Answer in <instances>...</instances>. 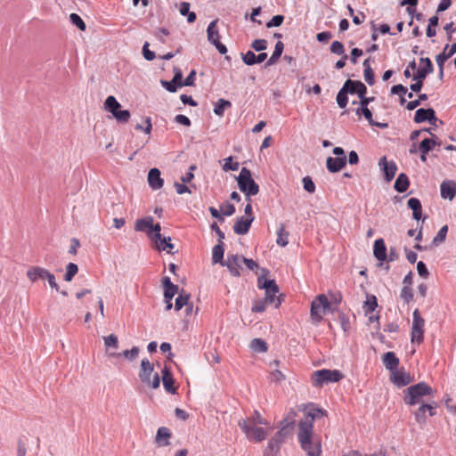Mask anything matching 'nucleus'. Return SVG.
<instances>
[{
	"instance_id": "nucleus-12",
	"label": "nucleus",
	"mask_w": 456,
	"mask_h": 456,
	"mask_svg": "<svg viewBox=\"0 0 456 456\" xmlns=\"http://www.w3.org/2000/svg\"><path fill=\"white\" fill-rule=\"evenodd\" d=\"M217 20H212L207 29L208 40L210 44L216 46L221 54L227 53L226 46L220 42V34L217 28Z\"/></svg>"
},
{
	"instance_id": "nucleus-3",
	"label": "nucleus",
	"mask_w": 456,
	"mask_h": 456,
	"mask_svg": "<svg viewBox=\"0 0 456 456\" xmlns=\"http://www.w3.org/2000/svg\"><path fill=\"white\" fill-rule=\"evenodd\" d=\"M344 379L343 373L338 370L322 369L311 375V383L314 387H322L329 383L339 382Z\"/></svg>"
},
{
	"instance_id": "nucleus-10",
	"label": "nucleus",
	"mask_w": 456,
	"mask_h": 456,
	"mask_svg": "<svg viewBox=\"0 0 456 456\" xmlns=\"http://www.w3.org/2000/svg\"><path fill=\"white\" fill-rule=\"evenodd\" d=\"M289 432V425H285L281 428L269 440L267 447L265 451V456L276 454L280 451L281 445L285 442Z\"/></svg>"
},
{
	"instance_id": "nucleus-24",
	"label": "nucleus",
	"mask_w": 456,
	"mask_h": 456,
	"mask_svg": "<svg viewBox=\"0 0 456 456\" xmlns=\"http://www.w3.org/2000/svg\"><path fill=\"white\" fill-rule=\"evenodd\" d=\"M346 164V157H329L326 161L327 169L330 173L340 171Z\"/></svg>"
},
{
	"instance_id": "nucleus-53",
	"label": "nucleus",
	"mask_w": 456,
	"mask_h": 456,
	"mask_svg": "<svg viewBox=\"0 0 456 456\" xmlns=\"http://www.w3.org/2000/svg\"><path fill=\"white\" fill-rule=\"evenodd\" d=\"M69 20L71 23L77 27L80 30L84 31L86 29V23L78 14L71 13L69 16Z\"/></svg>"
},
{
	"instance_id": "nucleus-40",
	"label": "nucleus",
	"mask_w": 456,
	"mask_h": 456,
	"mask_svg": "<svg viewBox=\"0 0 456 456\" xmlns=\"http://www.w3.org/2000/svg\"><path fill=\"white\" fill-rule=\"evenodd\" d=\"M262 271L264 273L263 275L259 276L257 279V286L261 289H265L268 287L271 289L273 288V285L276 283L274 280H267L265 278V275L269 273V271L265 268H262Z\"/></svg>"
},
{
	"instance_id": "nucleus-60",
	"label": "nucleus",
	"mask_w": 456,
	"mask_h": 456,
	"mask_svg": "<svg viewBox=\"0 0 456 456\" xmlns=\"http://www.w3.org/2000/svg\"><path fill=\"white\" fill-rule=\"evenodd\" d=\"M169 35V30L166 28H159L154 31L155 37L159 40L161 43L165 44L166 39L164 37Z\"/></svg>"
},
{
	"instance_id": "nucleus-26",
	"label": "nucleus",
	"mask_w": 456,
	"mask_h": 456,
	"mask_svg": "<svg viewBox=\"0 0 456 456\" xmlns=\"http://www.w3.org/2000/svg\"><path fill=\"white\" fill-rule=\"evenodd\" d=\"M162 382L165 390L170 394H175L176 388L175 387V379L172 376L171 371L167 366L162 370Z\"/></svg>"
},
{
	"instance_id": "nucleus-52",
	"label": "nucleus",
	"mask_w": 456,
	"mask_h": 456,
	"mask_svg": "<svg viewBox=\"0 0 456 456\" xmlns=\"http://www.w3.org/2000/svg\"><path fill=\"white\" fill-rule=\"evenodd\" d=\"M224 164L223 166V169L224 171H236L239 169L240 164L239 162H233V159L232 156L224 159Z\"/></svg>"
},
{
	"instance_id": "nucleus-63",
	"label": "nucleus",
	"mask_w": 456,
	"mask_h": 456,
	"mask_svg": "<svg viewBox=\"0 0 456 456\" xmlns=\"http://www.w3.org/2000/svg\"><path fill=\"white\" fill-rule=\"evenodd\" d=\"M149 43L145 42L142 46V54L147 61H152L155 59V53L149 49Z\"/></svg>"
},
{
	"instance_id": "nucleus-9",
	"label": "nucleus",
	"mask_w": 456,
	"mask_h": 456,
	"mask_svg": "<svg viewBox=\"0 0 456 456\" xmlns=\"http://www.w3.org/2000/svg\"><path fill=\"white\" fill-rule=\"evenodd\" d=\"M153 364L147 358H143L141 362L139 378L142 383L156 389L159 387L160 379L159 374L155 373L152 380H151V375L153 372Z\"/></svg>"
},
{
	"instance_id": "nucleus-23",
	"label": "nucleus",
	"mask_w": 456,
	"mask_h": 456,
	"mask_svg": "<svg viewBox=\"0 0 456 456\" xmlns=\"http://www.w3.org/2000/svg\"><path fill=\"white\" fill-rule=\"evenodd\" d=\"M160 171L154 167L149 171L148 183L152 190H159L163 187L164 180L160 176Z\"/></svg>"
},
{
	"instance_id": "nucleus-41",
	"label": "nucleus",
	"mask_w": 456,
	"mask_h": 456,
	"mask_svg": "<svg viewBox=\"0 0 456 456\" xmlns=\"http://www.w3.org/2000/svg\"><path fill=\"white\" fill-rule=\"evenodd\" d=\"M377 307H378L377 297L374 295L368 296L367 299L363 305V310L365 312V314H369L374 312Z\"/></svg>"
},
{
	"instance_id": "nucleus-50",
	"label": "nucleus",
	"mask_w": 456,
	"mask_h": 456,
	"mask_svg": "<svg viewBox=\"0 0 456 456\" xmlns=\"http://www.w3.org/2000/svg\"><path fill=\"white\" fill-rule=\"evenodd\" d=\"M160 231H161L160 224H154L152 223V226L150 228V231H148V236H150L155 243H158L159 240H160V237H161Z\"/></svg>"
},
{
	"instance_id": "nucleus-20",
	"label": "nucleus",
	"mask_w": 456,
	"mask_h": 456,
	"mask_svg": "<svg viewBox=\"0 0 456 456\" xmlns=\"http://www.w3.org/2000/svg\"><path fill=\"white\" fill-rule=\"evenodd\" d=\"M440 193L443 199L452 200L456 196V182L454 180H444L440 184Z\"/></svg>"
},
{
	"instance_id": "nucleus-54",
	"label": "nucleus",
	"mask_w": 456,
	"mask_h": 456,
	"mask_svg": "<svg viewBox=\"0 0 456 456\" xmlns=\"http://www.w3.org/2000/svg\"><path fill=\"white\" fill-rule=\"evenodd\" d=\"M104 345L106 347H113L117 349L118 347V339L115 334H110L104 337Z\"/></svg>"
},
{
	"instance_id": "nucleus-34",
	"label": "nucleus",
	"mask_w": 456,
	"mask_h": 456,
	"mask_svg": "<svg viewBox=\"0 0 456 456\" xmlns=\"http://www.w3.org/2000/svg\"><path fill=\"white\" fill-rule=\"evenodd\" d=\"M284 50V45L281 41H278L275 45L274 51L271 57L265 62V67L272 66L277 62V61L281 58Z\"/></svg>"
},
{
	"instance_id": "nucleus-18",
	"label": "nucleus",
	"mask_w": 456,
	"mask_h": 456,
	"mask_svg": "<svg viewBox=\"0 0 456 456\" xmlns=\"http://www.w3.org/2000/svg\"><path fill=\"white\" fill-rule=\"evenodd\" d=\"M175 75L171 81L161 80V85L170 93L176 92L178 87L183 86V72L179 68H175L174 69Z\"/></svg>"
},
{
	"instance_id": "nucleus-58",
	"label": "nucleus",
	"mask_w": 456,
	"mask_h": 456,
	"mask_svg": "<svg viewBox=\"0 0 456 456\" xmlns=\"http://www.w3.org/2000/svg\"><path fill=\"white\" fill-rule=\"evenodd\" d=\"M302 182L303 187L307 192L314 193L315 191V184L310 176L304 177Z\"/></svg>"
},
{
	"instance_id": "nucleus-4",
	"label": "nucleus",
	"mask_w": 456,
	"mask_h": 456,
	"mask_svg": "<svg viewBox=\"0 0 456 456\" xmlns=\"http://www.w3.org/2000/svg\"><path fill=\"white\" fill-rule=\"evenodd\" d=\"M240 190L245 193L246 197L251 198L259 192V186L252 178L251 172L247 167H242L237 177Z\"/></svg>"
},
{
	"instance_id": "nucleus-39",
	"label": "nucleus",
	"mask_w": 456,
	"mask_h": 456,
	"mask_svg": "<svg viewBox=\"0 0 456 456\" xmlns=\"http://www.w3.org/2000/svg\"><path fill=\"white\" fill-rule=\"evenodd\" d=\"M289 232L285 230L284 224H281L277 231L276 243L281 247H285L289 244Z\"/></svg>"
},
{
	"instance_id": "nucleus-1",
	"label": "nucleus",
	"mask_w": 456,
	"mask_h": 456,
	"mask_svg": "<svg viewBox=\"0 0 456 456\" xmlns=\"http://www.w3.org/2000/svg\"><path fill=\"white\" fill-rule=\"evenodd\" d=\"M303 417L297 425V439L300 448L307 456H322V444L320 435L314 431V422L327 415V411L309 403L301 406Z\"/></svg>"
},
{
	"instance_id": "nucleus-31",
	"label": "nucleus",
	"mask_w": 456,
	"mask_h": 456,
	"mask_svg": "<svg viewBox=\"0 0 456 456\" xmlns=\"http://www.w3.org/2000/svg\"><path fill=\"white\" fill-rule=\"evenodd\" d=\"M355 113L358 116L362 115L364 117V118L369 122V124L370 126H378V127H380V128H385V127L387 126V124H386V123L375 122L372 119V113H371V111L370 110V109L368 107H366V108H358L356 110Z\"/></svg>"
},
{
	"instance_id": "nucleus-2",
	"label": "nucleus",
	"mask_w": 456,
	"mask_h": 456,
	"mask_svg": "<svg viewBox=\"0 0 456 456\" xmlns=\"http://www.w3.org/2000/svg\"><path fill=\"white\" fill-rule=\"evenodd\" d=\"M433 394L432 387L426 382L412 385L404 390L403 401L408 405H416L422 402L424 396Z\"/></svg>"
},
{
	"instance_id": "nucleus-44",
	"label": "nucleus",
	"mask_w": 456,
	"mask_h": 456,
	"mask_svg": "<svg viewBox=\"0 0 456 456\" xmlns=\"http://www.w3.org/2000/svg\"><path fill=\"white\" fill-rule=\"evenodd\" d=\"M436 144L438 143L435 140L425 138L419 143V150L420 153H428Z\"/></svg>"
},
{
	"instance_id": "nucleus-28",
	"label": "nucleus",
	"mask_w": 456,
	"mask_h": 456,
	"mask_svg": "<svg viewBox=\"0 0 456 456\" xmlns=\"http://www.w3.org/2000/svg\"><path fill=\"white\" fill-rule=\"evenodd\" d=\"M391 381L397 387H404L411 382V379L410 374L396 370L391 372Z\"/></svg>"
},
{
	"instance_id": "nucleus-16",
	"label": "nucleus",
	"mask_w": 456,
	"mask_h": 456,
	"mask_svg": "<svg viewBox=\"0 0 456 456\" xmlns=\"http://www.w3.org/2000/svg\"><path fill=\"white\" fill-rule=\"evenodd\" d=\"M414 121L416 123H423L425 121H428L431 125H436V122L437 121V118L436 116V112H435L434 109L420 108V109L417 110L415 112Z\"/></svg>"
},
{
	"instance_id": "nucleus-32",
	"label": "nucleus",
	"mask_w": 456,
	"mask_h": 456,
	"mask_svg": "<svg viewBox=\"0 0 456 456\" xmlns=\"http://www.w3.org/2000/svg\"><path fill=\"white\" fill-rule=\"evenodd\" d=\"M408 207L412 210V216L415 220L419 221L422 217V206L421 202L417 198H411L407 202Z\"/></svg>"
},
{
	"instance_id": "nucleus-6",
	"label": "nucleus",
	"mask_w": 456,
	"mask_h": 456,
	"mask_svg": "<svg viewBox=\"0 0 456 456\" xmlns=\"http://www.w3.org/2000/svg\"><path fill=\"white\" fill-rule=\"evenodd\" d=\"M257 423L254 419H243L239 422V426L250 441L262 442L267 436L265 428L257 427Z\"/></svg>"
},
{
	"instance_id": "nucleus-25",
	"label": "nucleus",
	"mask_w": 456,
	"mask_h": 456,
	"mask_svg": "<svg viewBox=\"0 0 456 456\" xmlns=\"http://www.w3.org/2000/svg\"><path fill=\"white\" fill-rule=\"evenodd\" d=\"M50 272L40 266H33L27 271V277L32 282L37 280H45Z\"/></svg>"
},
{
	"instance_id": "nucleus-5",
	"label": "nucleus",
	"mask_w": 456,
	"mask_h": 456,
	"mask_svg": "<svg viewBox=\"0 0 456 456\" xmlns=\"http://www.w3.org/2000/svg\"><path fill=\"white\" fill-rule=\"evenodd\" d=\"M334 312L330 307L329 298L324 294L318 295L311 303L310 316L313 322H320L326 312Z\"/></svg>"
},
{
	"instance_id": "nucleus-51",
	"label": "nucleus",
	"mask_w": 456,
	"mask_h": 456,
	"mask_svg": "<svg viewBox=\"0 0 456 456\" xmlns=\"http://www.w3.org/2000/svg\"><path fill=\"white\" fill-rule=\"evenodd\" d=\"M400 297L406 304H409L413 299L412 289L410 286H403Z\"/></svg>"
},
{
	"instance_id": "nucleus-14",
	"label": "nucleus",
	"mask_w": 456,
	"mask_h": 456,
	"mask_svg": "<svg viewBox=\"0 0 456 456\" xmlns=\"http://www.w3.org/2000/svg\"><path fill=\"white\" fill-rule=\"evenodd\" d=\"M436 403L433 402V404L422 403L418 410L414 412L415 419L419 424H425L428 416L433 417L436 415Z\"/></svg>"
},
{
	"instance_id": "nucleus-62",
	"label": "nucleus",
	"mask_w": 456,
	"mask_h": 456,
	"mask_svg": "<svg viewBox=\"0 0 456 456\" xmlns=\"http://www.w3.org/2000/svg\"><path fill=\"white\" fill-rule=\"evenodd\" d=\"M407 92H408L407 87L401 84L393 86L391 88V94H398L399 96H401V95L404 96L407 94Z\"/></svg>"
},
{
	"instance_id": "nucleus-64",
	"label": "nucleus",
	"mask_w": 456,
	"mask_h": 456,
	"mask_svg": "<svg viewBox=\"0 0 456 456\" xmlns=\"http://www.w3.org/2000/svg\"><path fill=\"white\" fill-rule=\"evenodd\" d=\"M27 455V445L22 439H19L17 443V456Z\"/></svg>"
},
{
	"instance_id": "nucleus-13",
	"label": "nucleus",
	"mask_w": 456,
	"mask_h": 456,
	"mask_svg": "<svg viewBox=\"0 0 456 456\" xmlns=\"http://www.w3.org/2000/svg\"><path fill=\"white\" fill-rule=\"evenodd\" d=\"M162 284L164 287V299L167 304L166 309L170 310L173 307L172 299L178 291V286L175 285L167 276L163 277Z\"/></svg>"
},
{
	"instance_id": "nucleus-21",
	"label": "nucleus",
	"mask_w": 456,
	"mask_h": 456,
	"mask_svg": "<svg viewBox=\"0 0 456 456\" xmlns=\"http://www.w3.org/2000/svg\"><path fill=\"white\" fill-rule=\"evenodd\" d=\"M345 86L350 94H357L358 97L362 96V94H366L367 93V87L365 85L358 80L347 79L345 82Z\"/></svg>"
},
{
	"instance_id": "nucleus-19",
	"label": "nucleus",
	"mask_w": 456,
	"mask_h": 456,
	"mask_svg": "<svg viewBox=\"0 0 456 456\" xmlns=\"http://www.w3.org/2000/svg\"><path fill=\"white\" fill-rule=\"evenodd\" d=\"M255 217H238L233 225V232L238 235H245L248 232Z\"/></svg>"
},
{
	"instance_id": "nucleus-61",
	"label": "nucleus",
	"mask_w": 456,
	"mask_h": 456,
	"mask_svg": "<svg viewBox=\"0 0 456 456\" xmlns=\"http://www.w3.org/2000/svg\"><path fill=\"white\" fill-rule=\"evenodd\" d=\"M329 295H330L329 301L330 303V305H335L336 306H338L341 303V301H342L341 292H339V291L330 292Z\"/></svg>"
},
{
	"instance_id": "nucleus-7",
	"label": "nucleus",
	"mask_w": 456,
	"mask_h": 456,
	"mask_svg": "<svg viewBox=\"0 0 456 456\" xmlns=\"http://www.w3.org/2000/svg\"><path fill=\"white\" fill-rule=\"evenodd\" d=\"M420 62L423 63L424 66L417 69L416 73L413 75V80L416 82L410 86L411 90L416 93L420 92L423 86V81L428 77V75L433 73L434 71V66L429 58H420Z\"/></svg>"
},
{
	"instance_id": "nucleus-37",
	"label": "nucleus",
	"mask_w": 456,
	"mask_h": 456,
	"mask_svg": "<svg viewBox=\"0 0 456 456\" xmlns=\"http://www.w3.org/2000/svg\"><path fill=\"white\" fill-rule=\"evenodd\" d=\"M370 58L366 59L362 63L363 67H364L363 75H364V79L367 82V84L370 86H373L375 83V75H374L373 69H371V67L370 65Z\"/></svg>"
},
{
	"instance_id": "nucleus-46",
	"label": "nucleus",
	"mask_w": 456,
	"mask_h": 456,
	"mask_svg": "<svg viewBox=\"0 0 456 456\" xmlns=\"http://www.w3.org/2000/svg\"><path fill=\"white\" fill-rule=\"evenodd\" d=\"M188 303H190V295L180 293L175 299V310L180 311L183 306L188 305Z\"/></svg>"
},
{
	"instance_id": "nucleus-59",
	"label": "nucleus",
	"mask_w": 456,
	"mask_h": 456,
	"mask_svg": "<svg viewBox=\"0 0 456 456\" xmlns=\"http://www.w3.org/2000/svg\"><path fill=\"white\" fill-rule=\"evenodd\" d=\"M284 20V16L283 15H281V14H278V15H274L267 23H266V27L267 28H273V27H279L282 24Z\"/></svg>"
},
{
	"instance_id": "nucleus-17",
	"label": "nucleus",
	"mask_w": 456,
	"mask_h": 456,
	"mask_svg": "<svg viewBox=\"0 0 456 456\" xmlns=\"http://www.w3.org/2000/svg\"><path fill=\"white\" fill-rule=\"evenodd\" d=\"M242 263V256L232 255L227 256L226 261L222 263V265L227 266L231 274L234 277H238L240 275V268Z\"/></svg>"
},
{
	"instance_id": "nucleus-43",
	"label": "nucleus",
	"mask_w": 456,
	"mask_h": 456,
	"mask_svg": "<svg viewBox=\"0 0 456 456\" xmlns=\"http://www.w3.org/2000/svg\"><path fill=\"white\" fill-rule=\"evenodd\" d=\"M139 354V348L137 346H133L130 350H125L119 354H110V356H121L123 355L129 361L134 360Z\"/></svg>"
},
{
	"instance_id": "nucleus-57",
	"label": "nucleus",
	"mask_w": 456,
	"mask_h": 456,
	"mask_svg": "<svg viewBox=\"0 0 456 456\" xmlns=\"http://www.w3.org/2000/svg\"><path fill=\"white\" fill-rule=\"evenodd\" d=\"M251 48L256 52L264 51L267 48V41L265 39H255L251 43Z\"/></svg>"
},
{
	"instance_id": "nucleus-30",
	"label": "nucleus",
	"mask_w": 456,
	"mask_h": 456,
	"mask_svg": "<svg viewBox=\"0 0 456 456\" xmlns=\"http://www.w3.org/2000/svg\"><path fill=\"white\" fill-rule=\"evenodd\" d=\"M456 53V43L452 44L451 46L446 45L444 48L443 53H439L436 57V61L437 65H444V61L451 58L453 54Z\"/></svg>"
},
{
	"instance_id": "nucleus-27",
	"label": "nucleus",
	"mask_w": 456,
	"mask_h": 456,
	"mask_svg": "<svg viewBox=\"0 0 456 456\" xmlns=\"http://www.w3.org/2000/svg\"><path fill=\"white\" fill-rule=\"evenodd\" d=\"M383 364L391 372L396 370L399 366V358L394 352H387L382 357Z\"/></svg>"
},
{
	"instance_id": "nucleus-33",
	"label": "nucleus",
	"mask_w": 456,
	"mask_h": 456,
	"mask_svg": "<svg viewBox=\"0 0 456 456\" xmlns=\"http://www.w3.org/2000/svg\"><path fill=\"white\" fill-rule=\"evenodd\" d=\"M409 185L410 181L408 176L404 173H401L395 182L394 188L398 192H404L408 190Z\"/></svg>"
},
{
	"instance_id": "nucleus-38",
	"label": "nucleus",
	"mask_w": 456,
	"mask_h": 456,
	"mask_svg": "<svg viewBox=\"0 0 456 456\" xmlns=\"http://www.w3.org/2000/svg\"><path fill=\"white\" fill-rule=\"evenodd\" d=\"M232 107V102L225 99H219L214 105V113L216 116L223 117L227 108Z\"/></svg>"
},
{
	"instance_id": "nucleus-42",
	"label": "nucleus",
	"mask_w": 456,
	"mask_h": 456,
	"mask_svg": "<svg viewBox=\"0 0 456 456\" xmlns=\"http://www.w3.org/2000/svg\"><path fill=\"white\" fill-rule=\"evenodd\" d=\"M349 93L346 90V86L344 85L343 87L338 91L337 94V102L339 108L344 109L346 107L348 102V97L347 94Z\"/></svg>"
},
{
	"instance_id": "nucleus-8",
	"label": "nucleus",
	"mask_w": 456,
	"mask_h": 456,
	"mask_svg": "<svg viewBox=\"0 0 456 456\" xmlns=\"http://www.w3.org/2000/svg\"><path fill=\"white\" fill-rule=\"evenodd\" d=\"M120 107V103L112 95L108 96L104 102V109L110 112L118 123L126 124L129 121L131 114L127 110H121Z\"/></svg>"
},
{
	"instance_id": "nucleus-55",
	"label": "nucleus",
	"mask_w": 456,
	"mask_h": 456,
	"mask_svg": "<svg viewBox=\"0 0 456 456\" xmlns=\"http://www.w3.org/2000/svg\"><path fill=\"white\" fill-rule=\"evenodd\" d=\"M241 59L246 65L252 66L256 64V54L252 51L241 53Z\"/></svg>"
},
{
	"instance_id": "nucleus-22",
	"label": "nucleus",
	"mask_w": 456,
	"mask_h": 456,
	"mask_svg": "<svg viewBox=\"0 0 456 456\" xmlns=\"http://www.w3.org/2000/svg\"><path fill=\"white\" fill-rule=\"evenodd\" d=\"M373 255L381 263L387 259V249L382 238L374 241Z\"/></svg>"
},
{
	"instance_id": "nucleus-15",
	"label": "nucleus",
	"mask_w": 456,
	"mask_h": 456,
	"mask_svg": "<svg viewBox=\"0 0 456 456\" xmlns=\"http://www.w3.org/2000/svg\"><path fill=\"white\" fill-rule=\"evenodd\" d=\"M379 166L380 167V168L384 174V177H385L386 181L387 182L392 181L395 175L396 171H397V166H396L395 162L393 160L388 162L387 159V157L383 156L382 158H380V159L379 161Z\"/></svg>"
},
{
	"instance_id": "nucleus-11",
	"label": "nucleus",
	"mask_w": 456,
	"mask_h": 456,
	"mask_svg": "<svg viewBox=\"0 0 456 456\" xmlns=\"http://www.w3.org/2000/svg\"><path fill=\"white\" fill-rule=\"evenodd\" d=\"M425 320L421 317L419 309H415L412 314V326L411 331V341L418 345L424 340Z\"/></svg>"
},
{
	"instance_id": "nucleus-36",
	"label": "nucleus",
	"mask_w": 456,
	"mask_h": 456,
	"mask_svg": "<svg viewBox=\"0 0 456 456\" xmlns=\"http://www.w3.org/2000/svg\"><path fill=\"white\" fill-rule=\"evenodd\" d=\"M153 218L151 216H147L145 218H141L136 220L134 230L136 232H144L148 234V231L152 226Z\"/></svg>"
},
{
	"instance_id": "nucleus-48",
	"label": "nucleus",
	"mask_w": 456,
	"mask_h": 456,
	"mask_svg": "<svg viewBox=\"0 0 456 456\" xmlns=\"http://www.w3.org/2000/svg\"><path fill=\"white\" fill-rule=\"evenodd\" d=\"M448 225L445 224L440 228L437 234L433 239L432 244L435 246H438L439 244L443 243L446 239Z\"/></svg>"
},
{
	"instance_id": "nucleus-56",
	"label": "nucleus",
	"mask_w": 456,
	"mask_h": 456,
	"mask_svg": "<svg viewBox=\"0 0 456 456\" xmlns=\"http://www.w3.org/2000/svg\"><path fill=\"white\" fill-rule=\"evenodd\" d=\"M330 52L337 55H344L345 54L344 45L339 41H334L330 45Z\"/></svg>"
},
{
	"instance_id": "nucleus-35",
	"label": "nucleus",
	"mask_w": 456,
	"mask_h": 456,
	"mask_svg": "<svg viewBox=\"0 0 456 456\" xmlns=\"http://www.w3.org/2000/svg\"><path fill=\"white\" fill-rule=\"evenodd\" d=\"M224 254V242L223 241H219V243L216 244V246H214V248L212 249V262H213V264L220 263L222 265V263H224L223 261Z\"/></svg>"
},
{
	"instance_id": "nucleus-29",
	"label": "nucleus",
	"mask_w": 456,
	"mask_h": 456,
	"mask_svg": "<svg viewBox=\"0 0 456 456\" xmlns=\"http://www.w3.org/2000/svg\"><path fill=\"white\" fill-rule=\"evenodd\" d=\"M171 431L167 428H159L155 437L156 444L159 446H167L169 444V438L171 437Z\"/></svg>"
},
{
	"instance_id": "nucleus-49",
	"label": "nucleus",
	"mask_w": 456,
	"mask_h": 456,
	"mask_svg": "<svg viewBox=\"0 0 456 456\" xmlns=\"http://www.w3.org/2000/svg\"><path fill=\"white\" fill-rule=\"evenodd\" d=\"M78 267L74 263H69L66 266V273L64 274V280L66 281H71L74 276L77 273Z\"/></svg>"
},
{
	"instance_id": "nucleus-47",
	"label": "nucleus",
	"mask_w": 456,
	"mask_h": 456,
	"mask_svg": "<svg viewBox=\"0 0 456 456\" xmlns=\"http://www.w3.org/2000/svg\"><path fill=\"white\" fill-rule=\"evenodd\" d=\"M272 289H271V288L268 287L267 289H265V297L263 300L268 304H273L275 302L276 294L279 292V287L276 283L273 285V288Z\"/></svg>"
},
{
	"instance_id": "nucleus-45",
	"label": "nucleus",
	"mask_w": 456,
	"mask_h": 456,
	"mask_svg": "<svg viewBox=\"0 0 456 456\" xmlns=\"http://www.w3.org/2000/svg\"><path fill=\"white\" fill-rule=\"evenodd\" d=\"M251 348L257 353H265L267 351V344L262 338H254L250 344Z\"/></svg>"
}]
</instances>
